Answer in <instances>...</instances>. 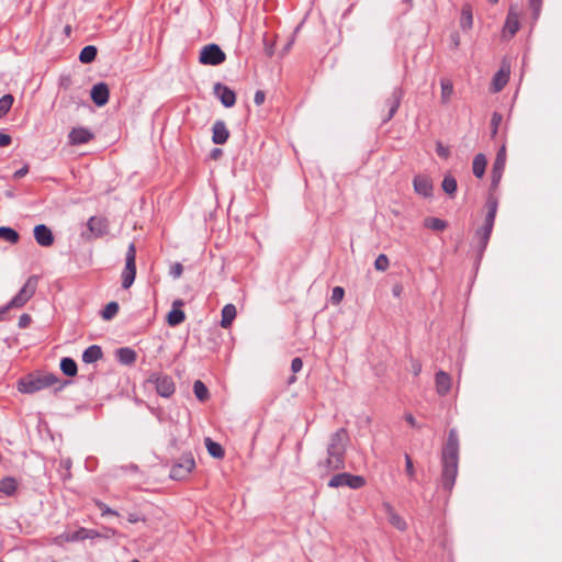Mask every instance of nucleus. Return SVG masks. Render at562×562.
Instances as JSON below:
<instances>
[{"mask_svg": "<svg viewBox=\"0 0 562 562\" xmlns=\"http://www.w3.org/2000/svg\"><path fill=\"white\" fill-rule=\"evenodd\" d=\"M348 439V434L345 428H339L330 435L326 448V457L317 463L322 474H328L345 468V454Z\"/></svg>", "mask_w": 562, "mask_h": 562, "instance_id": "obj_1", "label": "nucleus"}, {"mask_svg": "<svg viewBox=\"0 0 562 562\" xmlns=\"http://www.w3.org/2000/svg\"><path fill=\"white\" fill-rule=\"evenodd\" d=\"M459 462V439L456 429H450L446 445L441 454V484L442 487L451 492L458 475Z\"/></svg>", "mask_w": 562, "mask_h": 562, "instance_id": "obj_2", "label": "nucleus"}, {"mask_svg": "<svg viewBox=\"0 0 562 562\" xmlns=\"http://www.w3.org/2000/svg\"><path fill=\"white\" fill-rule=\"evenodd\" d=\"M38 279L36 276H31L21 290L11 299V301L5 305L9 311L11 308H20L23 307L30 299L35 294L37 288Z\"/></svg>", "mask_w": 562, "mask_h": 562, "instance_id": "obj_3", "label": "nucleus"}, {"mask_svg": "<svg viewBox=\"0 0 562 562\" xmlns=\"http://www.w3.org/2000/svg\"><path fill=\"white\" fill-rule=\"evenodd\" d=\"M226 55L217 44H207L202 47L199 60L203 65L217 66L225 61Z\"/></svg>", "mask_w": 562, "mask_h": 562, "instance_id": "obj_4", "label": "nucleus"}, {"mask_svg": "<svg viewBox=\"0 0 562 562\" xmlns=\"http://www.w3.org/2000/svg\"><path fill=\"white\" fill-rule=\"evenodd\" d=\"M366 480L361 475H353L347 472L335 474L328 482L329 487L348 486L353 490L364 486Z\"/></svg>", "mask_w": 562, "mask_h": 562, "instance_id": "obj_5", "label": "nucleus"}, {"mask_svg": "<svg viewBox=\"0 0 562 562\" xmlns=\"http://www.w3.org/2000/svg\"><path fill=\"white\" fill-rule=\"evenodd\" d=\"M148 382L155 385L157 393L162 397H170L175 393V382L169 375L154 373L149 376Z\"/></svg>", "mask_w": 562, "mask_h": 562, "instance_id": "obj_6", "label": "nucleus"}, {"mask_svg": "<svg viewBox=\"0 0 562 562\" xmlns=\"http://www.w3.org/2000/svg\"><path fill=\"white\" fill-rule=\"evenodd\" d=\"M505 165H506V150H505V147L503 146L498 150V153L495 157L494 164H493L492 181H491V187L493 189L496 188L498 186V183L501 182L503 172L505 170Z\"/></svg>", "mask_w": 562, "mask_h": 562, "instance_id": "obj_7", "label": "nucleus"}, {"mask_svg": "<svg viewBox=\"0 0 562 562\" xmlns=\"http://www.w3.org/2000/svg\"><path fill=\"white\" fill-rule=\"evenodd\" d=\"M213 93L225 108H232L236 102L235 92L231 88L221 82H216L214 85Z\"/></svg>", "mask_w": 562, "mask_h": 562, "instance_id": "obj_8", "label": "nucleus"}, {"mask_svg": "<svg viewBox=\"0 0 562 562\" xmlns=\"http://www.w3.org/2000/svg\"><path fill=\"white\" fill-rule=\"evenodd\" d=\"M195 467L194 459L192 456H186L182 461L172 467L170 476L173 480H181L186 477Z\"/></svg>", "mask_w": 562, "mask_h": 562, "instance_id": "obj_9", "label": "nucleus"}, {"mask_svg": "<svg viewBox=\"0 0 562 562\" xmlns=\"http://www.w3.org/2000/svg\"><path fill=\"white\" fill-rule=\"evenodd\" d=\"M510 75V65L507 61H503L499 70L494 75L492 80L491 90L493 92H499L507 85Z\"/></svg>", "mask_w": 562, "mask_h": 562, "instance_id": "obj_10", "label": "nucleus"}, {"mask_svg": "<svg viewBox=\"0 0 562 562\" xmlns=\"http://www.w3.org/2000/svg\"><path fill=\"white\" fill-rule=\"evenodd\" d=\"M34 238L42 247H49L54 244V235L50 228L45 224H40L34 227Z\"/></svg>", "mask_w": 562, "mask_h": 562, "instance_id": "obj_11", "label": "nucleus"}, {"mask_svg": "<svg viewBox=\"0 0 562 562\" xmlns=\"http://www.w3.org/2000/svg\"><path fill=\"white\" fill-rule=\"evenodd\" d=\"M18 390L21 393L33 394L43 390V382L41 376H27L18 383Z\"/></svg>", "mask_w": 562, "mask_h": 562, "instance_id": "obj_12", "label": "nucleus"}, {"mask_svg": "<svg viewBox=\"0 0 562 562\" xmlns=\"http://www.w3.org/2000/svg\"><path fill=\"white\" fill-rule=\"evenodd\" d=\"M90 95H91L92 101L98 106L105 105L109 101V95H110L108 85L104 82H99V83L94 85L91 89Z\"/></svg>", "mask_w": 562, "mask_h": 562, "instance_id": "obj_13", "label": "nucleus"}, {"mask_svg": "<svg viewBox=\"0 0 562 562\" xmlns=\"http://www.w3.org/2000/svg\"><path fill=\"white\" fill-rule=\"evenodd\" d=\"M494 227V223L484 220V224L480 227L475 233V238L477 239V248L480 252H483L487 246L490 240L492 231Z\"/></svg>", "mask_w": 562, "mask_h": 562, "instance_id": "obj_14", "label": "nucleus"}, {"mask_svg": "<svg viewBox=\"0 0 562 562\" xmlns=\"http://www.w3.org/2000/svg\"><path fill=\"white\" fill-rule=\"evenodd\" d=\"M403 90L401 88H394L390 98L386 100V106L389 108V112L387 114L385 115V117H383V122H389L393 116L394 114L396 113L400 104H401V100L403 98Z\"/></svg>", "mask_w": 562, "mask_h": 562, "instance_id": "obj_15", "label": "nucleus"}, {"mask_svg": "<svg viewBox=\"0 0 562 562\" xmlns=\"http://www.w3.org/2000/svg\"><path fill=\"white\" fill-rule=\"evenodd\" d=\"M93 138V134L86 127H75L68 135L70 145L87 144Z\"/></svg>", "mask_w": 562, "mask_h": 562, "instance_id": "obj_16", "label": "nucleus"}, {"mask_svg": "<svg viewBox=\"0 0 562 562\" xmlns=\"http://www.w3.org/2000/svg\"><path fill=\"white\" fill-rule=\"evenodd\" d=\"M414 190L419 195L425 198L431 196L432 194V182L427 176H416L413 180Z\"/></svg>", "mask_w": 562, "mask_h": 562, "instance_id": "obj_17", "label": "nucleus"}, {"mask_svg": "<svg viewBox=\"0 0 562 562\" xmlns=\"http://www.w3.org/2000/svg\"><path fill=\"white\" fill-rule=\"evenodd\" d=\"M182 306H183L182 300L173 301L172 310L167 315V322L170 326H177L184 321L186 315H184V312L181 310Z\"/></svg>", "mask_w": 562, "mask_h": 562, "instance_id": "obj_18", "label": "nucleus"}, {"mask_svg": "<svg viewBox=\"0 0 562 562\" xmlns=\"http://www.w3.org/2000/svg\"><path fill=\"white\" fill-rule=\"evenodd\" d=\"M212 140L216 145L225 144L229 137V132L223 121H216L212 127Z\"/></svg>", "mask_w": 562, "mask_h": 562, "instance_id": "obj_19", "label": "nucleus"}, {"mask_svg": "<svg viewBox=\"0 0 562 562\" xmlns=\"http://www.w3.org/2000/svg\"><path fill=\"white\" fill-rule=\"evenodd\" d=\"M436 391L439 395L445 396L449 393L451 389V378L445 371H439L436 373Z\"/></svg>", "mask_w": 562, "mask_h": 562, "instance_id": "obj_20", "label": "nucleus"}, {"mask_svg": "<svg viewBox=\"0 0 562 562\" xmlns=\"http://www.w3.org/2000/svg\"><path fill=\"white\" fill-rule=\"evenodd\" d=\"M87 225L89 231L95 236H102L108 232V221L103 217L92 216Z\"/></svg>", "mask_w": 562, "mask_h": 562, "instance_id": "obj_21", "label": "nucleus"}, {"mask_svg": "<svg viewBox=\"0 0 562 562\" xmlns=\"http://www.w3.org/2000/svg\"><path fill=\"white\" fill-rule=\"evenodd\" d=\"M18 481L13 476H7L0 480V495L12 496L18 490Z\"/></svg>", "mask_w": 562, "mask_h": 562, "instance_id": "obj_22", "label": "nucleus"}, {"mask_svg": "<svg viewBox=\"0 0 562 562\" xmlns=\"http://www.w3.org/2000/svg\"><path fill=\"white\" fill-rule=\"evenodd\" d=\"M103 356L102 349L98 345L89 346L82 353V361L86 363H93L100 360Z\"/></svg>", "mask_w": 562, "mask_h": 562, "instance_id": "obj_23", "label": "nucleus"}, {"mask_svg": "<svg viewBox=\"0 0 562 562\" xmlns=\"http://www.w3.org/2000/svg\"><path fill=\"white\" fill-rule=\"evenodd\" d=\"M236 306L234 304H226L223 308H222V321H221V326L223 328H228L231 327L233 321L235 319L236 317Z\"/></svg>", "mask_w": 562, "mask_h": 562, "instance_id": "obj_24", "label": "nucleus"}, {"mask_svg": "<svg viewBox=\"0 0 562 562\" xmlns=\"http://www.w3.org/2000/svg\"><path fill=\"white\" fill-rule=\"evenodd\" d=\"M473 25V14H472V7L467 3L462 7L461 10V18H460V27L463 31H468Z\"/></svg>", "mask_w": 562, "mask_h": 562, "instance_id": "obj_25", "label": "nucleus"}, {"mask_svg": "<svg viewBox=\"0 0 562 562\" xmlns=\"http://www.w3.org/2000/svg\"><path fill=\"white\" fill-rule=\"evenodd\" d=\"M486 164H487V160L483 154L475 155V157L473 159V164H472V170H473V175L476 178H482L484 176Z\"/></svg>", "mask_w": 562, "mask_h": 562, "instance_id": "obj_26", "label": "nucleus"}, {"mask_svg": "<svg viewBox=\"0 0 562 562\" xmlns=\"http://www.w3.org/2000/svg\"><path fill=\"white\" fill-rule=\"evenodd\" d=\"M116 358L123 364H132L136 360V353L133 349L124 347L116 350Z\"/></svg>", "mask_w": 562, "mask_h": 562, "instance_id": "obj_27", "label": "nucleus"}, {"mask_svg": "<svg viewBox=\"0 0 562 562\" xmlns=\"http://www.w3.org/2000/svg\"><path fill=\"white\" fill-rule=\"evenodd\" d=\"M94 537H97V533L93 530L80 528L72 533H67L65 538L67 541L74 542V541L85 540V539H89V538L92 539Z\"/></svg>", "mask_w": 562, "mask_h": 562, "instance_id": "obj_28", "label": "nucleus"}, {"mask_svg": "<svg viewBox=\"0 0 562 562\" xmlns=\"http://www.w3.org/2000/svg\"><path fill=\"white\" fill-rule=\"evenodd\" d=\"M518 30H519L518 16L510 11L506 19V23L504 26V34L508 33L509 36H514Z\"/></svg>", "mask_w": 562, "mask_h": 562, "instance_id": "obj_29", "label": "nucleus"}, {"mask_svg": "<svg viewBox=\"0 0 562 562\" xmlns=\"http://www.w3.org/2000/svg\"><path fill=\"white\" fill-rule=\"evenodd\" d=\"M386 509H387L390 524L401 531L405 530L407 527L405 520L400 515L394 513V510L392 509V507L390 505H386Z\"/></svg>", "mask_w": 562, "mask_h": 562, "instance_id": "obj_30", "label": "nucleus"}, {"mask_svg": "<svg viewBox=\"0 0 562 562\" xmlns=\"http://www.w3.org/2000/svg\"><path fill=\"white\" fill-rule=\"evenodd\" d=\"M97 54H98V49L95 46H93V45L85 46L79 54V60L82 64L92 63L95 59Z\"/></svg>", "mask_w": 562, "mask_h": 562, "instance_id": "obj_31", "label": "nucleus"}, {"mask_svg": "<svg viewBox=\"0 0 562 562\" xmlns=\"http://www.w3.org/2000/svg\"><path fill=\"white\" fill-rule=\"evenodd\" d=\"M60 370L67 376H75L78 371L77 363L71 358H63L60 361Z\"/></svg>", "mask_w": 562, "mask_h": 562, "instance_id": "obj_32", "label": "nucleus"}, {"mask_svg": "<svg viewBox=\"0 0 562 562\" xmlns=\"http://www.w3.org/2000/svg\"><path fill=\"white\" fill-rule=\"evenodd\" d=\"M0 239H3L10 244H16L20 239V236L15 229L8 226H1Z\"/></svg>", "mask_w": 562, "mask_h": 562, "instance_id": "obj_33", "label": "nucleus"}, {"mask_svg": "<svg viewBox=\"0 0 562 562\" xmlns=\"http://www.w3.org/2000/svg\"><path fill=\"white\" fill-rule=\"evenodd\" d=\"M135 260H136V248H135L134 244H130L127 251H126L124 269L132 270V271L136 272Z\"/></svg>", "mask_w": 562, "mask_h": 562, "instance_id": "obj_34", "label": "nucleus"}, {"mask_svg": "<svg viewBox=\"0 0 562 562\" xmlns=\"http://www.w3.org/2000/svg\"><path fill=\"white\" fill-rule=\"evenodd\" d=\"M440 86H441V102L447 104L450 101L451 95L453 93V85L449 79H442L440 81Z\"/></svg>", "mask_w": 562, "mask_h": 562, "instance_id": "obj_35", "label": "nucleus"}, {"mask_svg": "<svg viewBox=\"0 0 562 562\" xmlns=\"http://www.w3.org/2000/svg\"><path fill=\"white\" fill-rule=\"evenodd\" d=\"M497 205H498L497 199L494 198L493 195H488L487 201H486V207H487V213L485 215L486 221H490L493 223L495 222Z\"/></svg>", "mask_w": 562, "mask_h": 562, "instance_id": "obj_36", "label": "nucleus"}, {"mask_svg": "<svg viewBox=\"0 0 562 562\" xmlns=\"http://www.w3.org/2000/svg\"><path fill=\"white\" fill-rule=\"evenodd\" d=\"M205 446L209 451V453L214 458H223L224 457V450L222 446L215 441H213L210 438L205 439Z\"/></svg>", "mask_w": 562, "mask_h": 562, "instance_id": "obj_37", "label": "nucleus"}, {"mask_svg": "<svg viewBox=\"0 0 562 562\" xmlns=\"http://www.w3.org/2000/svg\"><path fill=\"white\" fill-rule=\"evenodd\" d=\"M193 392H194L195 397L201 402H204L209 398V390L205 386V384L200 380H196L194 382Z\"/></svg>", "mask_w": 562, "mask_h": 562, "instance_id": "obj_38", "label": "nucleus"}, {"mask_svg": "<svg viewBox=\"0 0 562 562\" xmlns=\"http://www.w3.org/2000/svg\"><path fill=\"white\" fill-rule=\"evenodd\" d=\"M442 190L447 194H454L458 188L457 180L451 176H446L441 183Z\"/></svg>", "mask_w": 562, "mask_h": 562, "instance_id": "obj_39", "label": "nucleus"}, {"mask_svg": "<svg viewBox=\"0 0 562 562\" xmlns=\"http://www.w3.org/2000/svg\"><path fill=\"white\" fill-rule=\"evenodd\" d=\"M119 312V304L116 302H110L101 312V316L105 321L112 319Z\"/></svg>", "mask_w": 562, "mask_h": 562, "instance_id": "obj_40", "label": "nucleus"}, {"mask_svg": "<svg viewBox=\"0 0 562 562\" xmlns=\"http://www.w3.org/2000/svg\"><path fill=\"white\" fill-rule=\"evenodd\" d=\"M13 101L14 98L12 94H4L0 99V119L8 114L13 104Z\"/></svg>", "mask_w": 562, "mask_h": 562, "instance_id": "obj_41", "label": "nucleus"}, {"mask_svg": "<svg viewBox=\"0 0 562 562\" xmlns=\"http://www.w3.org/2000/svg\"><path fill=\"white\" fill-rule=\"evenodd\" d=\"M425 226L432 231H443L447 224L438 217H428L425 220Z\"/></svg>", "mask_w": 562, "mask_h": 562, "instance_id": "obj_42", "label": "nucleus"}, {"mask_svg": "<svg viewBox=\"0 0 562 562\" xmlns=\"http://www.w3.org/2000/svg\"><path fill=\"white\" fill-rule=\"evenodd\" d=\"M136 272L124 269L122 272V286L128 289L135 280Z\"/></svg>", "mask_w": 562, "mask_h": 562, "instance_id": "obj_43", "label": "nucleus"}, {"mask_svg": "<svg viewBox=\"0 0 562 562\" xmlns=\"http://www.w3.org/2000/svg\"><path fill=\"white\" fill-rule=\"evenodd\" d=\"M390 266V261H389V258L386 257V255L384 254H381L376 257L375 261H374V268L379 271H385L387 270Z\"/></svg>", "mask_w": 562, "mask_h": 562, "instance_id": "obj_44", "label": "nucleus"}, {"mask_svg": "<svg viewBox=\"0 0 562 562\" xmlns=\"http://www.w3.org/2000/svg\"><path fill=\"white\" fill-rule=\"evenodd\" d=\"M345 295V290L341 286H335L331 292V303L339 304Z\"/></svg>", "mask_w": 562, "mask_h": 562, "instance_id": "obj_45", "label": "nucleus"}, {"mask_svg": "<svg viewBox=\"0 0 562 562\" xmlns=\"http://www.w3.org/2000/svg\"><path fill=\"white\" fill-rule=\"evenodd\" d=\"M502 115L497 112H494L491 119V127H492V136H495L498 130V126L502 122Z\"/></svg>", "mask_w": 562, "mask_h": 562, "instance_id": "obj_46", "label": "nucleus"}, {"mask_svg": "<svg viewBox=\"0 0 562 562\" xmlns=\"http://www.w3.org/2000/svg\"><path fill=\"white\" fill-rule=\"evenodd\" d=\"M405 472L411 480L415 479V469L413 461L408 454H405Z\"/></svg>", "mask_w": 562, "mask_h": 562, "instance_id": "obj_47", "label": "nucleus"}, {"mask_svg": "<svg viewBox=\"0 0 562 562\" xmlns=\"http://www.w3.org/2000/svg\"><path fill=\"white\" fill-rule=\"evenodd\" d=\"M40 376L43 382V389L53 386L58 381V379L54 374H44Z\"/></svg>", "mask_w": 562, "mask_h": 562, "instance_id": "obj_48", "label": "nucleus"}, {"mask_svg": "<svg viewBox=\"0 0 562 562\" xmlns=\"http://www.w3.org/2000/svg\"><path fill=\"white\" fill-rule=\"evenodd\" d=\"M183 272V267L181 263L177 262L175 265L171 266L170 268V276L173 278V279H178L181 277Z\"/></svg>", "mask_w": 562, "mask_h": 562, "instance_id": "obj_49", "label": "nucleus"}, {"mask_svg": "<svg viewBox=\"0 0 562 562\" xmlns=\"http://www.w3.org/2000/svg\"><path fill=\"white\" fill-rule=\"evenodd\" d=\"M436 151L438 156H440L443 159H447L450 155L449 148L443 146L440 142H438L436 145Z\"/></svg>", "mask_w": 562, "mask_h": 562, "instance_id": "obj_50", "label": "nucleus"}, {"mask_svg": "<svg viewBox=\"0 0 562 562\" xmlns=\"http://www.w3.org/2000/svg\"><path fill=\"white\" fill-rule=\"evenodd\" d=\"M542 0H529V5L531 10L533 11L535 19L538 18L541 10Z\"/></svg>", "mask_w": 562, "mask_h": 562, "instance_id": "obj_51", "label": "nucleus"}, {"mask_svg": "<svg viewBox=\"0 0 562 562\" xmlns=\"http://www.w3.org/2000/svg\"><path fill=\"white\" fill-rule=\"evenodd\" d=\"M303 368V361L301 358H294L291 362V370L293 373H297L302 370Z\"/></svg>", "mask_w": 562, "mask_h": 562, "instance_id": "obj_52", "label": "nucleus"}, {"mask_svg": "<svg viewBox=\"0 0 562 562\" xmlns=\"http://www.w3.org/2000/svg\"><path fill=\"white\" fill-rule=\"evenodd\" d=\"M31 316L29 314H22L19 317V327L20 328H26L31 324Z\"/></svg>", "mask_w": 562, "mask_h": 562, "instance_id": "obj_53", "label": "nucleus"}, {"mask_svg": "<svg viewBox=\"0 0 562 562\" xmlns=\"http://www.w3.org/2000/svg\"><path fill=\"white\" fill-rule=\"evenodd\" d=\"M98 506H99V508L101 510L102 516H105V515H119L117 512L111 509L109 506H106L103 503H98Z\"/></svg>", "mask_w": 562, "mask_h": 562, "instance_id": "obj_54", "label": "nucleus"}, {"mask_svg": "<svg viewBox=\"0 0 562 562\" xmlns=\"http://www.w3.org/2000/svg\"><path fill=\"white\" fill-rule=\"evenodd\" d=\"M29 172V166L27 165H24L22 168L18 169L14 173H13V178L14 179H21L23 178L24 176H26Z\"/></svg>", "mask_w": 562, "mask_h": 562, "instance_id": "obj_55", "label": "nucleus"}, {"mask_svg": "<svg viewBox=\"0 0 562 562\" xmlns=\"http://www.w3.org/2000/svg\"><path fill=\"white\" fill-rule=\"evenodd\" d=\"M12 142V138L9 134L0 133V147L9 146Z\"/></svg>", "mask_w": 562, "mask_h": 562, "instance_id": "obj_56", "label": "nucleus"}, {"mask_svg": "<svg viewBox=\"0 0 562 562\" xmlns=\"http://www.w3.org/2000/svg\"><path fill=\"white\" fill-rule=\"evenodd\" d=\"M265 98H266L265 92L261 90H258L255 93L254 101L257 105H261L265 102Z\"/></svg>", "mask_w": 562, "mask_h": 562, "instance_id": "obj_57", "label": "nucleus"}, {"mask_svg": "<svg viewBox=\"0 0 562 562\" xmlns=\"http://www.w3.org/2000/svg\"><path fill=\"white\" fill-rule=\"evenodd\" d=\"M450 38H451V42H452L453 46L457 48L459 46V44H460V36H459V34L454 32V33H452L450 35Z\"/></svg>", "mask_w": 562, "mask_h": 562, "instance_id": "obj_58", "label": "nucleus"}, {"mask_svg": "<svg viewBox=\"0 0 562 562\" xmlns=\"http://www.w3.org/2000/svg\"><path fill=\"white\" fill-rule=\"evenodd\" d=\"M412 367L415 375H418L422 372V364L418 361H413Z\"/></svg>", "mask_w": 562, "mask_h": 562, "instance_id": "obj_59", "label": "nucleus"}, {"mask_svg": "<svg viewBox=\"0 0 562 562\" xmlns=\"http://www.w3.org/2000/svg\"><path fill=\"white\" fill-rule=\"evenodd\" d=\"M405 420L412 426V427H417V423H416V419L414 418V416L412 414H406L405 415Z\"/></svg>", "mask_w": 562, "mask_h": 562, "instance_id": "obj_60", "label": "nucleus"}, {"mask_svg": "<svg viewBox=\"0 0 562 562\" xmlns=\"http://www.w3.org/2000/svg\"><path fill=\"white\" fill-rule=\"evenodd\" d=\"M127 520L131 524H135L140 520L139 516L137 514H130Z\"/></svg>", "mask_w": 562, "mask_h": 562, "instance_id": "obj_61", "label": "nucleus"}, {"mask_svg": "<svg viewBox=\"0 0 562 562\" xmlns=\"http://www.w3.org/2000/svg\"><path fill=\"white\" fill-rule=\"evenodd\" d=\"M9 312V308L4 305L0 307V322L4 319L5 314Z\"/></svg>", "mask_w": 562, "mask_h": 562, "instance_id": "obj_62", "label": "nucleus"}, {"mask_svg": "<svg viewBox=\"0 0 562 562\" xmlns=\"http://www.w3.org/2000/svg\"><path fill=\"white\" fill-rule=\"evenodd\" d=\"M392 292H393L394 296H400L401 292H402V286L401 285L393 286Z\"/></svg>", "mask_w": 562, "mask_h": 562, "instance_id": "obj_63", "label": "nucleus"}, {"mask_svg": "<svg viewBox=\"0 0 562 562\" xmlns=\"http://www.w3.org/2000/svg\"><path fill=\"white\" fill-rule=\"evenodd\" d=\"M296 381V378L295 375H292L290 379H289V384H292Z\"/></svg>", "mask_w": 562, "mask_h": 562, "instance_id": "obj_64", "label": "nucleus"}]
</instances>
